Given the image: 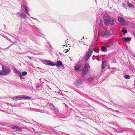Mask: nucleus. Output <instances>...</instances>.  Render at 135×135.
<instances>
[{
    "label": "nucleus",
    "mask_w": 135,
    "mask_h": 135,
    "mask_svg": "<svg viewBox=\"0 0 135 135\" xmlns=\"http://www.w3.org/2000/svg\"><path fill=\"white\" fill-rule=\"evenodd\" d=\"M2 70L0 71V75H5L8 74L11 71L10 68H7L5 69L3 66H2Z\"/></svg>",
    "instance_id": "obj_1"
},
{
    "label": "nucleus",
    "mask_w": 135,
    "mask_h": 135,
    "mask_svg": "<svg viewBox=\"0 0 135 135\" xmlns=\"http://www.w3.org/2000/svg\"><path fill=\"white\" fill-rule=\"evenodd\" d=\"M94 50V48L91 47L90 49L88 50V52H87L85 56V60L87 61L90 56L92 55V52Z\"/></svg>",
    "instance_id": "obj_2"
},
{
    "label": "nucleus",
    "mask_w": 135,
    "mask_h": 135,
    "mask_svg": "<svg viewBox=\"0 0 135 135\" xmlns=\"http://www.w3.org/2000/svg\"><path fill=\"white\" fill-rule=\"evenodd\" d=\"M104 22L105 24L108 26L111 22V18L108 15L105 16L104 17Z\"/></svg>",
    "instance_id": "obj_3"
},
{
    "label": "nucleus",
    "mask_w": 135,
    "mask_h": 135,
    "mask_svg": "<svg viewBox=\"0 0 135 135\" xmlns=\"http://www.w3.org/2000/svg\"><path fill=\"white\" fill-rule=\"evenodd\" d=\"M110 33V32L109 30L105 29L102 31L101 35L102 36L104 37L109 35Z\"/></svg>",
    "instance_id": "obj_4"
},
{
    "label": "nucleus",
    "mask_w": 135,
    "mask_h": 135,
    "mask_svg": "<svg viewBox=\"0 0 135 135\" xmlns=\"http://www.w3.org/2000/svg\"><path fill=\"white\" fill-rule=\"evenodd\" d=\"M44 63L46 65L51 66H55V63L54 62L50 60H44L43 61Z\"/></svg>",
    "instance_id": "obj_5"
},
{
    "label": "nucleus",
    "mask_w": 135,
    "mask_h": 135,
    "mask_svg": "<svg viewBox=\"0 0 135 135\" xmlns=\"http://www.w3.org/2000/svg\"><path fill=\"white\" fill-rule=\"evenodd\" d=\"M119 21L122 24L125 25L126 24V21L120 17H118V18Z\"/></svg>",
    "instance_id": "obj_6"
},
{
    "label": "nucleus",
    "mask_w": 135,
    "mask_h": 135,
    "mask_svg": "<svg viewBox=\"0 0 135 135\" xmlns=\"http://www.w3.org/2000/svg\"><path fill=\"white\" fill-rule=\"evenodd\" d=\"M20 97L21 100L22 99H31V97H30L27 96L20 95Z\"/></svg>",
    "instance_id": "obj_7"
},
{
    "label": "nucleus",
    "mask_w": 135,
    "mask_h": 135,
    "mask_svg": "<svg viewBox=\"0 0 135 135\" xmlns=\"http://www.w3.org/2000/svg\"><path fill=\"white\" fill-rule=\"evenodd\" d=\"M63 46L64 48H65L66 49H64V52L65 53H66L69 51V50H70V49L69 48V47L65 45H63Z\"/></svg>",
    "instance_id": "obj_8"
},
{
    "label": "nucleus",
    "mask_w": 135,
    "mask_h": 135,
    "mask_svg": "<svg viewBox=\"0 0 135 135\" xmlns=\"http://www.w3.org/2000/svg\"><path fill=\"white\" fill-rule=\"evenodd\" d=\"M12 129H16L17 131L21 130V128H20L18 126H14L12 127L11 128Z\"/></svg>",
    "instance_id": "obj_9"
},
{
    "label": "nucleus",
    "mask_w": 135,
    "mask_h": 135,
    "mask_svg": "<svg viewBox=\"0 0 135 135\" xmlns=\"http://www.w3.org/2000/svg\"><path fill=\"white\" fill-rule=\"evenodd\" d=\"M12 99L16 101L20 100L21 99L20 96L19 95L13 97L12 98Z\"/></svg>",
    "instance_id": "obj_10"
},
{
    "label": "nucleus",
    "mask_w": 135,
    "mask_h": 135,
    "mask_svg": "<svg viewBox=\"0 0 135 135\" xmlns=\"http://www.w3.org/2000/svg\"><path fill=\"white\" fill-rule=\"evenodd\" d=\"M62 65V62L61 61H56L55 64V65L57 66H61Z\"/></svg>",
    "instance_id": "obj_11"
},
{
    "label": "nucleus",
    "mask_w": 135,
    "mask_h": 135,
    "mask_svg": "<svg viewBox=\"0 0 135 135\" xmlns=\"http://www.w3.org/2000/svg\"><path fill=\"white\" fill-rule=\"evenodd\" d=\"M89 67V64L88 63H86L84 65L83 69H84V70H86L88 71V70Z\"/></svg>",
    "instance_id": "obj_12"
},
{
    "label": "nucleus",
    "mask_w": 135,
    "mask_h": 135,
    "mask_svg": "<svg viewBox=\"0 0 135 135\" xmlns=\"http://www.w3.org/2000/svg\"><path fill=\"white\" fill-rule=\"evenodd\" d=\"M106 65V62L105 61H103L102 63V68L103 69H104Z\"/></svg>",
    "instance_id": "obj_13"
},
{
    "label": "nucleus",
    "mask_w": 135,
    "mask_h": 135,
    "mask_svg": "<svg viewBox=\"0 0 135 135\" xmlns=\"http://www.w3.org/2000/svg\"><path fill=\"white\" fill-rule=\"evenodd\" d=\"M81 67V65H76L74 69L76 70H79V68Z\"/></svg>",
    "instance_id": "obj_14"
},
{
    "label": "nucleus",
    "mask_w": 135,
    "mask_h": 135,
    "mask_svg": "<svg viewBox=\"0 0 135 135\" xmlns=\"http://www.w3.org/2000/svg\"><path fill=\"white\" fill-rule=\"evenodd\" d=\"M107 48L104 46L101 47V50L102 52H106Z\"/></svg>",
    "instance_id": "obj_15"
},
{
    "label": "nucleus",
    "mask_w": 135,
    "mask_h": 135,
    "mask_svg": "<svg viewBox=\"0 0 135 135\" xmlns=\"http://www.w3.org/2000/svg\"><path fill=\"white\" fill-rule=\"evenodd\" d=\"M88 70H84L83 69L82 70V74L83 75H85L87 74V72Z\"/></svg>",
    "instance_id": "obj_16"
},
{
    "label": "nucleus",
    "mask_w": 135,
    "mask_h": 135,
    "mask_svg": "<svg viewBox=\"0 0 135 135\" xmlns=\"http://www.w3.org/2000/svg\"><path fill=\"white\" fill-rule=\"evenodd\" d=\"M21 17H23V18H25L26 17V15L25 13H22L21 14Z\"/></svg>",
    "instance_id": "obj_17"
},
{
    "label": "nucleus",
    "mask_w": 135,
    "mask_h": 135,
    "mask_svg": "<svg viewBox=\"0 0 135 135\" xmlns=\"http://www.w3.org/2000/svg\"><path fill=\"white\" fill-rule=\"evenodd\" d=\"M23 7L25 9L24 12L26 13H28V8L26 7L25 5L23 6Z\"/></svg>",
    "instance_id": "obj_18"
},
{
    "label": "nucleus",
    "mask_w": 135,
    "mask_h": 135,
    "mask_svg": "<svg viewBox=\"0 0 135 135\" xmlns=\"http://www.w3.org/2000/svg\"><path fill=\"white\" fill-rule=\"evenodd\" d=\"M131 40V39L129 37H127L124 38V40L127 42Z\"/></svg>",
    "instance_id": "obj_19"
},
{
    "label": "nucleus",
    "mask_w": 135,
    "mask_h": 135,
    "mask_svg": "<svg viewBox=\"0 0 135 135\" xmlns=\"http://www.w3.org/2000/svg\"><path fill=\"white\" fill-rule=\"evenodd\" d=\"M94 80L93 79L92 77H89L88 79V80L90 82L93 81Z\"/></svg>",
    "instance_id": "obj_20"
},
{
    "label": "nucleus",
    "mask_w": 135,
    "mask_h": 135,
    "mask_svg": "<svg viewBox=\"0 0 135 135\" xmlns=\"http://www.w3.org/2000/svg\"><path fill=\"white\" fill-rule=\"evenodd\" d=\"M122 31L123 32V33H126L127 32V30H125L124 28L122 30Z\"/></svg>",
    "instance_id": "obj_21"
},
{
    "label": "nucleus",
    "mask_w": 135,
    "mask_h": 135,
    "mask_svg": "<svg viewBox=\"0 0 135 135\" xmlns=\"http://www.w3.org/2000/svg\"><path fill=\"white\" fill-rule=\"evenodd\" d=\"M125 78L126 79H130V77L129 75L126 74L125 75Z\"/></svg>",
    "instance_id": "obj_22"
},
{
    "label": "nucleus",
    "mask_w": 135,
    "mask_h": 135,
    "mask_svg": "<svg viewBox=\"0 0 135 135\" xmlns=\"http://www.w3.org/2000/svg\"><path fill=\"white\" fill-rule=\"evenodd\" d=\"M127 4L129 7H132V4L130 3H127Z\"/></svg>",
    "instance_id": "obj_23"
},
{
    "label": "nucleus",
    "mask_w": 135,
    "mask_h": 135,
    "mask_svg": "<svg viewBox=\"0 0 135 135\" xmlns=\"http://www.w3.org/2000/svg\"><path fill=\"white\" fill-rule=\"evenodd\" d=\"M122 6H123L124 7V8H126V7H127V5H126L125 3H122Z\"/></svg>",
    "instance_id": "obj_24"
},
{
    "label": "nucleus",
    "mask_w": 135,
    "mask_h": 135,
    "mask_svg": "<svg viewBox=\"0 0 135 135\" xmlns=\"http://www.w3.org/2000/svg\"><path fill=\"white\" fill-rule=\"evenodd\" d=\"M22 74L23 76L26 75L27 74V73L26 71H24L22 72Z\"/></svg>",
    "instance_id": "obj_25"
},
{
    "label": "nucleus",
    "mask_w": 135,
    "mask_h": 135,
    "mask_svg": "<svg viewBox=\"0 0 135 135\" xmlns=\"http://www.w3.org/2000/svg\"><path fill=\"white\" fill-rule=\"evenodd\" d=\"M81 80H78L76 81V83L78 84L79 83H81Z\"/></svg>",
    "instance_id": "obj_26"
},
{
    "label": "nucleus",
    "mask_w": 135,
    "mask_h": 135,
    "mask_svg": "<svg viewBox=\"0 0 135 135\" xmlns=\"http://www.w3.org/2000/svg\"><path fill=\"white\" fill-rule=\"evenodd\" d=\"M100 23L99 24V25L100 26H101L103 24H102V21L100 20Z\"/></svg>",
    "instance_id": "obj_27"
},
{
    "label": "nucleus",
    "mask_w": 135,
    "mask_h": 135,
    "mask_svg": "<svg viewBox=\"0 0 135 135\" xmlns=\"http://www.w3.org/2000/svg\"><path fill=\"white\" fill-rule=\"evenodd\" d=\"M112 22L111 23H110V24L111 25H113L114 23V20H112Z\"/></svg>",
    "instance_id": "obj_28"
},
{
    "label": "nucleus",
    "mask_w": 135,
    "mask_h": 135,
    "mask_svg": "<svg viewBox=\"0 0 135 135\" xmlns=\"http://www.w3.org/2000/svg\"><path fill=\"white\" fill-rule=\"evenodd\" d=\"M133 36L135 37V31H134L133 32Z\"/></svg>",
    "instance_id": "obj_29"
},
{
    "label": "nucleus",
    "mask_w": 135,
    "mask_h": 135,
    "mask_svg": "<svg viewBox=\"0 0 135 135\" xmlns=\"http://www.w3.org/2000/svg\"><path fill=\"white\" fill-rule=\"evenodd\" d=\"M19 75L20 78H22V75L21 74H19Z\"/></svg>",
    "instance_id": "obj_30"
},
{
    "label": "nucleus",
    "mask_w": 135,
    "mask_h": 135,
    "mask_svg": "<svg viewBox=\"0 0 135 135\" xmlns=\"http://www.w3.org/2000/svg\"><path fill=\"white\" fill-rule=\"evenodd\" d=\"M94 51L96 52H97V51L96 50H95L94 49Z\"/></svg>",
    "instance_id": "obj_31"
},
{
    "label": "nucleus",
    "mask_w": 135,
    "mask_h": 135,
    "mask_svg": "<svg viewBox=\"0 0 135 135\" xmlns=\"http://www.w3.org/2000/svg\"><path fill=\"white\" fill-rule=\"evenodd\" d=\"M97 59L98 60V61H99V58H98Z\"/></svg>",
    "instance_id": "obj_32"
},
{
    "label": "nucleus",
    "mask_w": 135,
    "mask_h": 135,
    "mask_svg": "<svg viewBox=\"0 0 135 135\" xmlns=\"http://www.w3.org/2000/svg\"><path fill=\"white\" fill-rule=\"evenodd\" d=\"M116 112H119V111L117 110H116Z\"/></svg>",
    "instance_id": "obj_33"
},
{
    "label": "nucleus",
    "mask_w": 135,
    "mask_h": 135,
    "mask_svg": "<svg viewBox=\"0 0 135 135\" xmlns=\"http://www.w3.org/2000/svg\"><path fill=\"white\" fill-rule=\"evenodd\" d=\"M0 135H1L0 134Z\"/></svg>",
    "instance_id": "obj_34"
}]
</instances>
